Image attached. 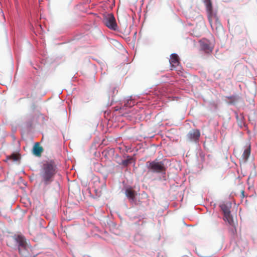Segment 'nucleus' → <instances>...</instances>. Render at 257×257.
I'll use <instances>...</instances> for the list:
<instances>
[{
	"label": "nucleus",
	"mask_w": 257,
	"mask_h": 257,
	"mask_svg": "<svg viewBox=\"0 0 257 257\" xmlns=\"http://www.w3.org/2000/svg\"><path fill=\"white\" fill-rule=\"evenodd\" d=\"M146 166L148 170L153 173H165L166 171L164 164L162 161H148Z\"/></svg>",
	"instance_id": "obj_3"
},
{
	"label": "nucleus",
	"mask_w": 257,
	"mask_h": 257,
	"mask_svg": "<svg viewBox=\"0 0 257 257\" xmlns=\"http://www.w3.org/2000/svg\"><path fill=\"white\" fill-rule=\"evenodd\" d=\"M56 166L52 163H46L43 165L40 176L42 181L45 184L52 182L54 175L56 173Z\"/></svg>",
	"instance_id": "obj_1"
},
{
	"label": "nucleus",
	"mask_w": 257,
	"mask_h": 257,
	"mask_svg": "<svg viewBox=\"0 0 257 257\" xmlns=\"http://www.w3.org/2000/svg\"><path fill=\"white\" fill-rule=\"evenodd\" d=\"M204 3L206 6V9L207 13V17L216 14V12L213 11L212 3L211 0H205Z\"/></svg>",
	"instance_id": "obj_9"
},
{
	"label": "nucleus",
	"mask_w": 257,
	"mask_h": 257,
	"mask_svg": "<svg viewBox=\"0 0 257 257\" xmlns=\"http://www.w3.org/2000/svg\"><path fill=\"white\" fill-rule=\"evenodd\" d=\"M200 49L206 53H211L213 48V43L206 38H202L199 41Z\"/></svg>",
	"instance_id": "obj_5"
},
{
	"label": "nucleus",
	"mask_w": 257,
	"mask_h": 257,
	"mask_svg": "<svg viewBox=\"0 0 257 257\" xmlns=\"http://www.w3.org/2000/svg\"><path fill=\"white\" fill-rule=\"evenodd\" d=\"M126 196L132 201H134L135 198V191L132 189H127L125 190Z\"/></svg>",
	"instance_id": "obj_13"
},
{
	"label": "nucleus",
	"mask_w": 257,
	"mask_h": 257,
	"mask_svg": "<svg viewBox=\"0 0 257 257\" xmlns=\"http://www.w3.org/2000/svg\"><path fill=\"white\" fill-rule=\"evenodd\" d=\"M207 17L212 29L215 31L216 34L219 35L223 32L222 25L219 20L217 14Z\"/></svg>",
	"instance_id": "obj_2"
},
{
	"label": "nucleus",
	"mask_w": 257,
	"mask_h": 257,
	"mask_svg": "<svg viewBox=\"0 0 257 257\" xmlns=\"http://www.w3.org/2000/svg\"><path fill=\"white\" fill-rule=\"evenodd\" d=\"M220 208L224 214V220L229 225H234L233 219L230 214L229 207L226 204H223L220 205Z\"/></svg>",
	"instance_id": "obj_6"
},
{
	"label": "nucleus",
	"mask_w": 257,
	"mask_h": 257,
	"mask_svg": "<svg viewBox=\"0 0 257 257\" xmlns=\"http://www.w3.org/2000/svg\"><path fill=\"white\" fill-rule=\"evenodd\" d=\"M43 151V148L41 147L39 143L35 144L33 148V154L37 157H40Z\"/></svg>",
	"instance_id": "obj_10"
},
{
	"label": "nucleus",
	"mask_w": 257,
	"mask_h": 257,
	"mask_svg": "<svg viewBox=\"0 0 257 257\" xmlns=\"http://www.w3.org/2000/svg\"><path fill=\"white\" fill-rule=\"evenodd\" d=\"M169 62L172 70H175L177 71H181V67L180 65L179 58L176 54H172L171 55Z\"/></svg>",
	"instance_id": "obj_7"
},
{
	"label": "nucleus",
	"mask_w": 257,
	"mask_h": 257,
	"mask_svg": "<svg viewBox=\"0 0 257 257\" xmlns=\"http://www.w3.org/2000/svg\"><path fill=\"white\" fill-rule=\"evenodd\" d=\"M15 240L19 244V247L20 246H24V245H26L27 243L26 242V239L25 237L21 235H18L15 236Z\"/></svg>",
	"instance_id": "obj_11"
},
{
	"label": "nucleus",
	"mask_w": 257,
	"mask_h": 257,
	"mask_svg": "<svg viewBox=\"0 0 257 257\" xmlns=\"http://www.w3.org/2000/svg\"><path fill=\"white\" fill-rule=\"evenodd\" d=\"M200 136V133L199 130H196L194 131V141H196L198 140Z\"/></svg>",
	"instance_id": "obj_15"
},
{
	"label": "nucleus",
	"mask_w": 257,
	"mask_h": 257,
	"mask_svg": "<svg viewBox=\"0 0 257 257\" xmlns=\"http://www.w3.org/2000/svg\"><path fill=\"white\" fill-rule=\"evenodd\" d=\"M250 148H248L246 149L244 151V152L241 157L240 160L243 162H245L247 160V159L250 155Z\"/></svg>",
	"instance_id": "obj_12"
},
{
	"label": "nucleus",
	"mask_w": 257,
	"mask_h": 257,
	"mask_svg": "<svg viewBox=\"0 0 257 257\" xmlns=\"http://www.w3.org/2000/svg\"><path fill=\"white\" fill-rule=\"evenodd\" d=\"M103 23L109 29L112 30L117 29V24L115 18L112 14H108L104 16Z\"/></svg>",
	"instance_id": "obj_4"
},
{
	"label": "nucleus",
	"mask_w": 257,
	"mask_h": 257,
	"mask_svg": "<svg viewBox=\"0 0 257 257\" xmlns=\"http://www.w3.org/2000/svg\"><path fill=\"white\" fill-rule=\"evenodd\" d=\"M196 251L198 255H199L201 257H205V253L203 251V250H201L199 249L198 250L197 249H196Z\"/></svg>",
	"instance_id": "obj_16"
},
{
	"label": "nucleus",
	"mask_w": 257,
	"mask_h": 257,
	"mask_svg": "<svg viewBox=\"0 0 257 257\" xmlns=\"http://www.w3.org/2000/svg\"><path fill=\"white\" fill-rule=\"evenodd\" d=\"M8 159L12 160L14 161H16L19 159V156L16 154H13L8 157Z\"/></svg>",
	"instance_id": "obj_14"
},
{
	"label": "nucleus",
	"mask_w": 257,
	"mask_h": 257,
	"mask_svg": "<svg viewBox=\"0 0 257 257\" xmlns=\"http://www.w3.org/2000/svg\"><path fill=\"white\" fill-rule=\"evenodd\" d=\"M132 160V158H130L128 159H126L122 161V165L124 166H127L129 163H130V161Z\"/></svg>",
	"instance_id": "obj_17"
},
{
	"label": "nucleus",
	"mask_w": 257,
	"mask_h": 257,
	"mask_svg": "<svg viewBox=\"0 0 257 257\" xmlns=\"http://www.w3.org/2000/svg\"><path fill=\"white\" fill-rule=\"evenodd\" d=\"M19 253L24 257H29L30 254L29 253V250L31 249V247L28 244L24 245V246H20L18 248Z\"/></svg>",
	"instance_id": "obj_8"
},
{
	"label": "nucleus",
	"mask_w": 257,
	"mask_h": 257,
	"mask_svg": "<svg viewBox=\"0 0 257 257\" xmlns=\"http://www.w3.org/2000/svg\"><path fill=\"white\" fill-rule=\"evenodd\" d=\"M241 193L242 197L243 198L244 197V191L242 190L241 191Z\"/></svg>",
	"instance_id": "obj_18"
}]
</instances>
